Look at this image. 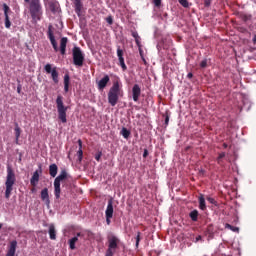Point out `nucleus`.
<instances>
[{
	"label": "nucleus",
	"mask_w": 256,
	"mask_h": 256,
	"mask_svg": "<svg viewBox=\"0 0 256 256\" xmlns=\"http://www.w3.org/2000/svg\"><path fill=\"white\" fill-rule=\"evenodd\" d=\"M74 5L75 13L78 17H81V11H83V1L82 0H71Z\"/></svg>",
	"instance_id": "ddd939ff"
},
{
	"label": "nucleus",
	"mask_w": 256,
	"mask_h": 256,
	"mask_svg": "<svg viewBox=\"0 0 256 256\" xmlns=\"http://www.w3.org/2000/svg\"><path fill=\"white\" fill-rule=\"evenodd\" d=\"M73 65L76 67H83L85 63V54L79 46H74L72 49Z\"/></svg>",
	"instance_id": "39448f33"
},
{
	"label": "nucleus",
	"mask_w": 256,
	"mask_h": 256,
	"mask_svg": "<svg viewBox=\"0 0 256 256\" xmlns=\"http://www.w3.org/2000/svg\"><path fill=\"white\" fill-rule=\"evenodd\" d=\"M94 157H95L96 161H101V157H103V152L98 151V152L95 154Z\"/></svg>",
	"instance_id": "72a5a7b5"
},
{
	"label": "nucleus",
	"mask_w": 256,
	"mask_h": 256,
	"mask_svg": "<svg viewBox=\"0 0 256 256\" xmlns=\"http://www.w3.org/2000/svg\"><path fill=\"white\" fill-rule=\"evenodd\" d=\"M70 77L69 74L64 75V91L65 93H69V85H70Z\"/></svg>",
	"instance_id": "393cba45"
},
{
	"label": "nucleus",
	"mask_w": 256,
	"mask_h": 256,
	"mask_svg": "<svg viewBox=\"0 0 256 256\" xmlns=\"http://www.w3.org/2000/svg\"><path fill=\"white\" fill-rule=\"evenodd\" d=\"M78 237H81V233H77V236L76 237H73L71 238L68 243H69V247L70 249L73 251L75 250V243H77L79 241V238Z\"/></svg>",
	"instance_id": "5701e85b"
},
{
	"label": "nucleus",
	"mask_w": 256,
	"mask_h": 256,
	"mask_svg": "<svg viewBox=\"0 0 256 256\" xmlns=\"http://www.w3.org/2000/svg\"><path fill=\"white\" fill-rule=\"evenodd\" d=\"M67 179V170H62L54 180V195L56 199L61 197V181Z\"/></svg>",
	"instance_id": "0eeeda50"
},
{
	"label": "nucleus",
	"mask_w": 256,
	"mask_h": 256,
	"mask_svg": "<svg viewBox=\"0 0 256 256\" xmlns=\"http://www.w3.org/2000/svg\"><path fill=\"white\" fill-rule=\"evenodd\" d=\"M189 217L192 221H198L199 219V211L198 210H193L189 213Z\"/></svg>",
	"instance_id": "bb28decb"
},
{
	"label": "nucleus",
	"mask_w": 256,
	"mask_h": 256,
	"mask_svg": "<svg viewBox=\"0 0 256 256\" xmlns=\"http://www.w3.org/2000/svg\"><path fill=\"white\" fill-rule=\"evenodd\" d=\"M136 44L139 45V39L136 38Z\"/></svg>",
	"instance_id": "864d4df0"
},
{
	"label": "nucleus",
	"mask_w": 256,
	"mask_h": 256,
	"mask_svg": "<svg viewBox=\"0 0 256 256\" xmlns=\"http://www.w3.org/2000/svg\"><path fill=\"white\" fill-rule=\"evenodd\" d=\"M110 78L109 75H105L99 82H98V89L103 91L107 87V83H109Z\"/></svg>",
	"instance_id": "dca6fc26"
},
{
	"label": "nucleus",
	"mask_w": 256,
	"mask_h": 256,
	"mask_svg": "<svg viewBox=\"0 0 256 256\" xmlns=\"http://www.w3.org/2000/svg\"><path fill=\"white\" fill-rule=\"evenodd\" d=\"M107 239L108 249L106 250L105 256H113L115 253H117V249H119V243L121 240H119L115 235L108 236Z\"/></svg>",
	"instance_id": "423d86ee"
},
{
	"label": "nucleus",
	"mask_w": 256,
	"mask_h": 256,
	"mask_svg": "<svg viewBox=\"0 0 256 256\" xmlns=\"http://www.w3.org/2000/svg\"><path fill=\"white\" fill-rule=\"evenodd\" d=\"M49 237L52 241H55V239H57V231L55 230V225L51 224L49 226Z\"/></svg>",
	"instance_id": "4be33fe9"
},
{
	"label": "nucleus",
	"mask_w": 256,
	"mask_h": 256,
	"mask_svg": "<svg viewBox=\"0 0 256 256\" xmlns=\"http://www.w3.org/2000/svg\"><path fill=\"white\" fill-rule=\"evenodd\" d=\"M16 181L17 177L15 176V171H13V168H11V166H8L5 181V199L11 198V194L13 193V187L15 186Z\"/></svg>",
	"instance_id": "7ed1b4c3"
},
{
	"label": "nucleus",
	"mask_w": 256,
	"mask_h": 256,
	"mask_svg": "<svg viewBox=\"0 0 256 256\" xmlns=\"http://www.w3.org/2000/svg\"><path fill=\"white\" fill-rule=\"evenodd\" d=\"M16 251H17V242L16 240H13L10 242V246L8 248L6 256H15Z\"/></svg>",
	"instance_id": "2eb2a0df"
},
{
	"label": "nucleus",
	"mask_w": 256,
	"mask_h": 256,
	"mask_svg": "<svg viewBox=\"0 0 256 256\" xmlns=\"http://www.w3.org/2000/svg\"><path fill=\"white\" fill-rule=\"evenodd\" d=\"M200 67H201V69H205V67H207V60H202L200 62Z\"/></svg>",
	"instance_id": "4c0bfd02"
},
{
	"label": "nucleus",
	"mask_w": 256,
	"mask_h": 256,
	"mask_svg": "<svg viewBox=\"0 0 256 256\" xmlns=\"http://www.w3.org/2000/svg\"><path fill=\"white\" fill-rule=\"evenodd\" d=\"M152 3H154L155 7H161V0H152Z\"/></svg>",
	"instance_id": "58836bf2"
},
{
	"label": "nucleus",
	"mask_w": 256,
	"mask_h": 256,
	"mask_svg": "<svg viewBox=\"0 0 256 256\" xmlns=\"http://www.w3.org/2000/svg\"><path fill=\"white\" fill-rule=\"evenodd\" d=\"M139 97H141V87L139 84H135L132 88V98L135 103L139 101Z\"/></svg>",
	"instance_id": "f8f14e48"
},
{
	"label": "nucleus",
	"mask_w": 256,
	"mask_h": 256,
	"mask_svg": "<svg viewBox=\"0 0 256 256\" xmlns=\"http://www.w3.org/2000/svg\"><path fill=\"white\" fill-rule=\"evenodd\" d=\"M106 23H108V25H113V17L112 16H108L106 18Z\"/></svg>",
	"instance_id": "e433bc0d"
},
{
	"label": "nucleus",
	"mask_w": 256,
	"mask_h": 256,
	"mask_svg": "<svg viewBox=\"0 0 256 256\" xmlns=\"http://www.w3.org/2000/svg\"><path fill=\"white\" fill-rule=\"evenodd\" d=\"M122 87L123 84L121 81L116 80L113 82V85L108 92V103H110L112 107H115L119 101V97L123 96Z\"/></svg>",
	"instance_id": "f257e3e1"
},
{
	"label": "nucleus",
	"mask_w": 256,
	"mask_h": 256,
	"mask_svg": "<svg viewBox=\"0 0 256 256\" xmlns=\"http://www.w3.org/2000/svg\"><path fill=\"white\" fill-rule=\"evenodd\" d=\"M223 147H224V149H227V144L224 143V144H223Z\"/></svg>",
	"instance_id": "603ef678"
},
{
	"label": "nucleus",
	"mask_w": 256,
	"mask_h": 256,
	"mask_svg": "<svg viewBox=\"0 0 256 256\" xmlns=\"http://www.w3.org/2000/svg\"><path fill=\"white\" fill-rule=\"evenodd\" d=\"M69 40L67 39V37H63L60 40V53L61 55H65V53L67 52V42Z\"/></svg>",
	"instance_id": "a211bd4d"
},
{
	"label": "nucleus",
	"mask_w": 256,
	"mask_h": 256,
	"mask_svg": "<svg viewBox=\"0 0 256 256\" xmlns=\"http://www.w3.org/2000/svg\"><path fill=\"white\" fill-rule=\"evenodd\" d=\"M198 202H199V209H201V211H205L207 209V204L205 203V196L203 194L199 195Z\"/></svg>",
	"instance_id": "412c9836"
},
{
	"label": "nucleus",
	"mask_w": 256,
	"mask_h": 256,
	"mask_svg": "<svg viewBox=\"0 0 256 256\" xmlns=\"http://www.w3.org/2000/svg\"><path fill=\"white\" fill-rule=\"evenodd\" d=\"M40 197H41V200L46 203V205H49V203H51V200H49V189L44 188L41 191Z\"/></svg>",
	"instance_id": "f3484780"
},
{
	"label": "nucleus",
	"mask_w": 256,
	"mask_h": 256,
	"mask_svg": "<svg viewBox=\"0 0 256 256\" xmlns=\"http://www.w3.org/2000/svg\"><path fill=\"white\" fill-rule=\"evenodd\" d=\"M142 61L144 64H147V60H145L143 56H142Z\"/></svg>",
	"instance_id": "8fccbe9b"
},
{
	"label": "nucleus",
	"mask_w": 256,
	"mask_h": 256,
	"mask_svg": "<svg viewBox=\"0 0 256 256\" xmlns=\"http://www.w3.org/2000/svg\"><path fill=\"white\" fill-rule=\"evenodd\" d=\"M106 217H113V199L108 200V205L105 211Z\"/></svg>",
	"instance_id": "6ab92c4d"
},
{
	"label": "nucleus",
	"mask_w": 256,
	"mask_h": 256,
	"mask_svg": "<svg viewBox=\"0 0 256 256\" xmlns=\"http://www.w3.org/2000/svg\"><path fill=\"white\" fill-rule=\"evenodd\" d=\"M19 161H21V156H20V158H19Z\"/></svg>",
	"instance_id": "6e6d98bb"
},
{
	"label": "nucleus",
	"mask_w": 256,
	"mask_h": 256,
	"mask_svg": "<svg viewBox=\"0 0 256 256\" xmlns=\"http://www.w3.org/2000/svg\"><path fill=\"white\" fill-rule=\"evenodd\" d=\"M213 0H204V6L205 7H211V2H212Z\"/></svg>",
	"instance_id": "ea45409f"
},
{
	"label": "nucleus",
	"mask_w": 256,
	"mask_h": 256,
	"mask_svg": "<svg viewBox=\"0 0 256 256\" xmlns=\"http://www.w3.org/2000/svg\"><path fill=\"white\" fill-rule=\"evenodd\" d=\"M111 219H113V217L106 216V223H107V225H111Z\"/></svg>",
	"instance_id": "a19ab883"
},
{
	"label": "nucleus",
	"mask_w": 256,
	"mask_h": 256,
	"mask_svg": "<svg viewBox=\"0 0 256 256\" xmlns=\"http://www.w3.org/2000/svg\"><path fill=\"white\" fill-rule=\"evenodd\" d=\"M187 78H188V79H193V73L189 72V73L187 74Z\"/></svg>",
	"instance_id": "a18cd8bd"
},
{
	"label": "nucleus",
	"mask_w": 256,
	"mask_h": 256,
	"mask_svg": "<svg viewBox=\"0 0 256 256\" xmlns=\"http://www.w3.org/2000/svg\"><path fill=\"white\" fill-rule=\"evenodd\" d=\"M117 57L120 63V67H122V70L127 71V65L125 64V58H123V50L121 49V46H118L117 48Z\"/></svg>",
	"instance_id": "1a4fd4ad"
},
{
	"label": "nucleus",
	"mask_w": 256,
	"mask_h": 256,
	"mask_svg": "<svg viewBox=\"0 0 256 256\" xmlns=\"http://www.w3.org/2000/svg\"><path fill=\"white\" fill-rule=\"evenodd\" d=\"M40 170H36L31 179H30V185H32V187H37L38 183H39V173H42L41 167H39Z\"/></svg>",
	"instance_id": "4468645a"
},
{
	"label": "nucleus",
	"mask_w": 256,
	"mask_h": 256,
	"mask_svg": "<svg viewBox=\"0 0 256 256\" xmlns=\"http://www.w3.org/2000/svg\"><path fill=\"white\" fill-rule=\"evenodd\" d=\"M48 38L54 51L57 53V51H59V46L57 45V40H55V35H53V31L51 30V26H49L48 29Z\"/></svg>",
	"instance_id": "9d476101"
},
{
	"label": "nucleus",
	"mask_w": 256,
	"mask_h": 256,
	"mask_svg": "<svg viewBox=\"0 0 256 256\" xmlns=\"http://www.w3.org/2000/svg\"><path fill=\"white\" fill-rule=\"evenodd\" d=\"M4 16H5V27L6 29H11V20H9V11L11 9L7 6V4H3Z\"/></svg>",
	"instance_id": "9b49d317"
},
{
	"label": "nucleus",
	"mask_w": 256,
	"mask_h": 256,
	"mask_svg": "<svg viewBox=\"0 0 256 256\" xmlns=\"http://www.w3.org/2000/svg\"><path fill=\"white\" fill-rule=\"evenodd\" d=\"M149 155V151L147 149L144 150L143 157L146 158Z\"/></svg>",
	"instance_id": "c03bdc74"
},
{
	"label": "nucleus",
	"mask_w": 256,
	"mask_h": 256,
	"mask_svg": "<svg viewBox=\"0 0 256 256\" xmlns=\"http://www.w3.org/2000/svg\"><path fill=\"white\" fill-rule=\"evenodd\" d=\"M1 227H3V224H0V229H1Z\"/></svg>",
	"instance_id": "5fc2aeb1"
},
{
	"label": "nucleus",
	"mask_w": 256,
	"mask_h": 256,
	"mask_svg": "<svg viewBox=\"0 0 256 256\" xmlns=\"http://www.w3.org/2000/svg\"><path fill=\"white\" fill-rule=\"evenodd\" d=\"M120 135H122L124 137V139H129V137L131 136V131H129L127 128L123 127Z\"/></svg>",
	"instance_id": "cd10ccee"
},
{
	"label": "nucleus",
	"mask_w": 256,
	"mask_h": 256,
	"mask_svg": "<svg viewBox=\"0 0 256 256\" xmlns=\"http://www.w3.org/2000/svg\"><path fill=\"white\" fill-rule=\"evenodd\" d=\"M48 7L52 13H57V9H59V3L57 2H49Z\"/></svg>",
	"instance_id": "a878e982"
},
{
	"label": "nucleus",
	"mask_w": 256,
	"mask_h": 256,
	"mask_svg": "<svg viewBox=\"0 0 256 256\" xmlns=\"http://www.w3.org/2000/svg\"><path fill=\"white\" fill-rule=\"evenodd\" d=\"M14 131H15L16 143H18L19 137H21V128L19 127V125H16Z\"/></svg>",
	"instance_id": "c756f323"
},
{
	"label": "nucleus",
	"mask_w": 256,
	"mask_h": 256,
	"mask_svg": "<svg viewBox=\"0 0 256 256\" xmlns=\"http://www.w3.org/2000/svg\"><path fill=\"white\" fill-rule=\"evenodd\" d=\"M29 5V11L33 21H41V15H43V6L41 0H24Z\"/></svg>",
	"instance_id": "f03ea898"
},
{
	"label": "nucleus",
	"mask_w": 256,
	"mask_h": 256,
	"mask_svg": "<svg viewBox=\"0 0 256 256\" xmlns=\"http://www.w3.org/2000/svg\"><path fill=\"white\" fill-rule=\"evenodd\" d=\"M78 145H79V149L77 151V157H78V162L81 163V161H83V141H81V139L78 140Z\"/></svg>",
	"instance_id": "aec40b11"
},
{
	"label": "nucleus",
	"mask_w": 256,
	"mask_h": 256,
	"mask_svg": "<svg viewBox=\"0 0 256 256\" xmlns=\"http://www.w3.org/2000/svg\"><path fill=\"white\" fill-rule=\"evenodd\" d=\"M141 241V232H137V236H136V247H139V243Z\"/></svg>",
	"instance_id": "f704fd0d"
},
{
	"label": "nucleus",
	"mask_w": 256,
	"mask_h": 256,
	"mask_svg": "<svg viewBox=\"0 0 256 256\" xmlns=\"http://www.w3.org/2000/svg\"><path fill=\"white\" fill-rule=\"evenodd\" d=\"M57 171H59V167H57V164H51L49 166V174L52 177H57Z\"/></svg>",
	"instance_id": "b1692460"
},
{
	"label": "nucleus",
	"mask_w": 256,
	"mask_h": 256,
	"mask_svg": "<svg viewBox=\"0 0 256 256\" xmlns=\"http://www.w3.org/2000/svg\"><path fill=\"white\" fill-rule=\"evenodd\" d=\"M56 107L58 111V119L61 121V123H67V110L69 109V107L65 106V104L63 103V96H57Z\"/></svg>",
	"instance_id": "20e7f679"
},
{
	"label": "nucleus",
	"mask_w": 256,
	"mask_h": 256,
	"mask_svg": "<svg viewBox=\"0 0 256 256\" xmlns=\"http://www.w3.org/2000/svg\"><path fill=\"white\" fill-rule=\"evenodd\" d=\"M252 41L254 44L256 43V35L253 36Z\"/></svg>",
	"instance_id": "de8ad7c7"
},
{
	"label": "nucleus",
	"mask_w": 256,
	"mask_h": 256,
	"mask_svg": "<svg viewBox=\"0 0 256 256\" xmlns=\"http://www.w3.org/2000/svg\"><path fill=\"white\" fill-rule=\"evenodd\" d=\"M225 229H229L230 231H233V233H239V228L232 226L231 224H225Z\"/></svg>",
	"instance_id": "7c9ffc66"
},
{
	"label": "nucleus",
	"mask_w": 256,
	"mask_h": 256,
	"mask_svg": "<svg viewBox=\"0 0 256 256\" xmlns=\"http://www.w3.org/2000/svg\"><path fill=\"white\" fill-rule=\"evenodd\" d=\"M206 199L209 203H211V205H215L217 207V201L214 200V198L207 197Z\"/></svg>",
	"instance_id": "c9c22d12"
},
{
	"label": "nucleus",
	"mask_w": 256,
	"mask_h": 256,
	"mask_svg": "<svg viewBox=\"0 0 256 256\" xmlns=\"http://www.w3.org/2000/svg\"><path fill=\"white\" fill-rule=\"evenodd\" d=\"M240 19H242L244 23H247V21H251V19H253V16L251 14H240Z\"/></svg>",
	"instance_id": "c85d7f7f"
},
{
	"label": "nucleus",
	"mask_w": 256,
	"mask_h": 256,
	"mask_svg": "<svg viewBox=\"0 0 256 256\" xmlns=\"http://www.w3.org/2000/svg\"><path fill=\"white\" fill-rule=\"evenodd\" d=\"M165 125L167 127V125H169V115H166L165 117Z\"/></svg>",
	"instance_id": "37998d69"
},
{
	"label": "nucleus",
	"mask_w": 256,
	"mask_h": 256,
	"mask_svg": "<svg viewBox=\"0 0 256 256\" xmlns=\"http://www.w3.org/2000/svg\"><path fill=\"white\" fill-rule=\"evenodd\" d=\"M178 2L180 3V5H182V7H189V1L187 0H178Z\"/></svg>",
	"instance_id": "473e14b6"
},
{
	"label": "nucleus",
	"mask_w": 256,
	"mask_h": 256,
	"mask_svg": "<svg viewBox=\"0 0 256 256\" xmlns=\"http://www.w3.org/2000/svg\"><path fill=\"white\" fill-rule=\"evenodd\" d=\"M44 71L51 75L52 81L57 85L59 83V72L57 71V67L52 68L51 64H46L44 66Z\"/></svg>",
	"instance_id": "6e6552de"
},
{
	"label": "nucleus",
	"mask_w": 256,
	"mask_h": 256,
	"mask_svg": "<svg viewBox=\"0 0 256 256\" xmlns=\"http://www.w3.org/2000/svg\"><path fill=\"white\" fill-rule=\"evenodd\" d=\"M17 93H21V86L17 87Z\"/></svg>",
	"instance_id": "09e8293b"
},
{
	"label": "nucleus",
	"mask_w": 256,
	"mask_h": 256,
	"mask_svg": "<svg viewBox=\"0 0 256 256\" xmlns=\"http://www.w3.org/2000/svg\"><path fill=\"white\" fill-rule=\"evenodd\" d=\"M225 152H221L220 154H219V156H218V158H217V163H218V165H223V159H224V157H225Z\"/></svg>",
	"instance_id": "2f4dec72"
},
{
	"label": "nucleus",
	"mask_w": 256,
	"mask_h": 256,
	"mask_svg": "<svg viewBox=\"0 0 256 256\" xmlns=\"http://www.w3.org/2000/svg\"><path fill=\"white\" fill-rule=\"evenodd\" d=\"M203 239V237H201V235H198L196 237L195 243H199V241H201Z\"/></svg>",
	"instance_id": "79ce46f5"
},
{
	"label": "nucleus",
	"mask_w": 256,
	"mask_h": 256,
	"mask_svg": "<svg viewBox=\"0 0 256 256\" xmlns=\"http://www.w3.org/2000/svg\"><path fill=\"white\" fill-rule=\"evenodd\" d=\"M239 31H240L241 33H245V31H247V29L241 27V28H239Z\"/></svg>",
	"instance_id": "49530a36"
},
{
	"label": "nucleus",
	"mask_w": 256,
	"mask_h": 256,
	"mask_svg": "<svg viewBox=\"0 0 256 256\" xmlns=\"http://www.w3.org/2000/svg\"><path fill=\"white\" fill-rule=\"evenodd\" d=\"M133 37H134L135 39H137V37H139V35L133 34Z\"/></svg>",
	"instance_id": "3c124183"
}]
</instances>
